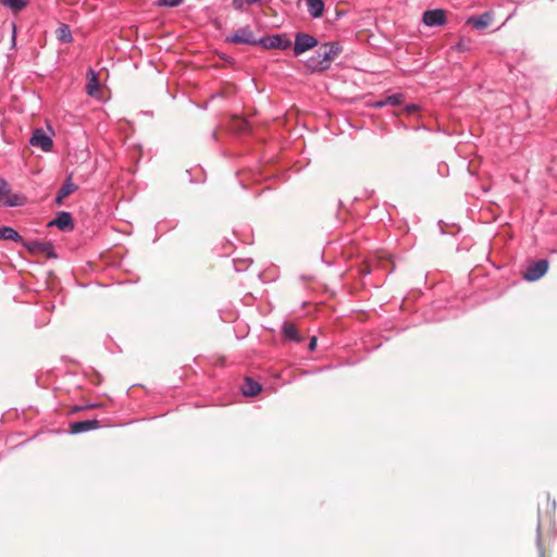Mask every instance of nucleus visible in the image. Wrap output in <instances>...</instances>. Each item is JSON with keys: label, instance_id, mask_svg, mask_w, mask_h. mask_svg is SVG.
I'll use <instances>...</instances> for the list:
<instances>
[{"label": "nucleus", "instance_id": "f257e3e1", "mask_svg": "<svg viewBox=\"0 0 557 557\" xmlns=\"http://www.w3.org/2000/svg\"><path fill=\"white\" fill-rule=\"evenodd\" d=\"M341 52L342 47L338 42L323 44L317 52L306 61V67L310 72L325 71Z\"/></svg>", "mask_w": 557, "mask_h": 557}, {"label": "nucleus", "instance_id": "f03ea898", "mask_svg": "<svg viewBox=\"0 0 557 557\" xmlns=\"http://www.w3.org/2000/svg\"><path fill=\"white\" fill-rule=\"evenodd\" d=\"M318 44V40L313 36L306 33H298L295 36L294 53L295 55H300L306 51L317 47Z\"/></svg>", "mask_w": 557, "mask_h": 557}, {"label": "nucleus", "instance_id": "7ed1b4c3", "mask_svg": "<svg viewBox=\"0 0 557 557\" xmlns=\"http://www.w3.org/2000/svg\"><path fill=\"white\" fill-rule=\"evenodd\" d=\"M264 48L286 50L292 46L290 39L283 34L273 35L259 40Z\"/></svg>", "mask_w": 557, "mask_h": 557}, {"label": "nucleus", "instance_id": "20e7f679", "mask_svg": "<svg viewBox=\"0 0 557 557\" xmlns=\"http://www.w3.org/2000/svg\"><path fill=\"white\" fill-rule=\"evenodd\" d=\"M227 42L240 44V45H256L253 33L246 26L237 29L233 35L226 37Z\"/></svg>", "mask_w": 557, "mask_h": 557}, {"label": "nucleus", "instance_id": "39448f33", "mask_svg": "<svg viewBox=\"0 0 557 557\" xmlns=\"http://www.w3.org/2000/svg\"><path fill=\"white\" fill-rule=\"evenodd\" d=\"M548 270V262L545 259L539 260L529 265L523 274V277L529 282H534L541 278Z\"/></svg>", "mask_w": 557, "mask_h": 557}, {"label": "nucleus", "instance_id": "423d86ee", "mask_svg": "<svg viewBox=\"0 0 557 557\" xmlns=\"http://www.w3.org/2000/svg\"><path fill=\"white\" fill-rule=\"evenodd\" d=\"M422 21L426 26L431 27L444 25L446 23L445 11L441 9L425 11Z\"/></svg>", "mask_w": 557, "mask_h": 557}, {"label": "nucleus", "instance_id": "0eeeda50", "mask_svg": "<svg viewBox=\"0 0 557 557\" xmlns=\"http://www.w3.org/2000/svg\"><path fill=\"white\" fill-rule=\"evenodd\" d=\"M30 144L36 147H40L44 151H50L53 141L42 129L37 128L33 132L30 137Z\"/></svg>", "mask_w": 557, "mask_h": 557}, {"label": "nucleus", "instance_id": "6e6552de", "mask_svg": "<svg viewBox=\"0 0 557 557\" xmlns=\"http://www.w3.org/2000/svg\"><path fill=\"white\" fill-rule=\"evenodd\" d=\"M48 226H57L59 230L63 232L72 231L74 224L71 213L65 211L60 212L57 219L48 223Z\"/></svg>", "mask_w": 557, "mask_h": 557}, {"label": "nucleus", "instance_id": "1a4fd4ad", "mask_svg": "<svg viewBox=\"0 0 557 557\" xmlns=\"http://www.w3.org/2000/svg\"><path fill=\"white\" fill-rule=\"evenodd\" d=\"M22 243H23L24 247L27 248L30 252L45 253L48 257H53V258L57 257L54 253V250H53V246L50 243H40L37 240L29 242V243H24V242H22Z\"/></svg>", "mask_w": 557, "mask_h": 557}, {"label": "nucleus", "instance_id": "9d476101", "mask_svg": "<svg viewBox=\"0 0 557 557\" xmlns=\"http://www.w3.org/2000/svg\"><path fill=\"white\" fill-rule=\"evenodd\" d=\"M493 20L494 14L487 11L479 16H470L467 23L472 25L475 29L482 30L488 27L492 24Z\"/></svg>", "mask_w": 557, "mask_h": 557}, {"label": "nucleus", "instance_id": "9b49d317", "mask_svg": "<svg viewBox=\"0 0 557 557\" xmlns=\"http://www.w3.org/2000/svg\"><path fill=\"white\" fill-rule=\"evenodd\" d=\"M98 426H99V421L96 420V419H94V420H84V421H76V422L71 423L70 431L73 434H78V433L87 432V431H90V430H95Z\"/></svg>", "mask_w": 557, "mask_h": 557}, {"label": "nucleus", "instance_id": "f8f14e48", "mask_svg": "<svg viewBox=\"0 0 557 557\" xmlns=\"http://www.w3.org/2000/svg\"><path fill=\"white\" fill-rule=\"evenodd\" d=\"M76 189L77 186L72 182L71 176H69L64 184L61 186L60 190L58 191V195L55 197V203L61 205L63 200L66 197H69L72 193H74Z\"/></svg>", "mask_w": 557, "mask_h": 557}, {"label": "nucleus", "instance_id": "ddd939ff", "mask_svg": "<svg viewBox=\"0 0 557 557\" xmlns=\"http://www.w3.org/2000/svg\"><path fill=\"white\" fill-rule=\"evenodd\" d=\"M308 7L309 14L313 18L322 16L324 12V2L322 0H304Z\"/></svg>", "mask_w": 557, "mask_h": 557}, {"label": "nucleus", "instance_id": "4468645a", "mask_svg": "<svg viewBox=\"0 0 557 557\" xmlns=\"http://www.w3.org/2000/svg\"><path fill=\"white\" fill-rule=\"evenodd\" d=\"M260 391L261 386L259 383H257L250 377L245 379L242 385V392L245 396H256Z\"/></svg>", "mask_w": 557, "mask_h": 557}, {"label": "nucleus", "instance_id": "2eb2a0df", "mask_svg": "<svg viewBox=\"0 0 557 557\" xmlns=\"http://www.w3.org/2000/svg\"><path fill=\"white\" fill-rule=\"evenodd\" d=\"M0 239L2 240H12L15 243H22V236L11 226H2L0 227Z\"/></svg>", "mask_w": 557, "mask_h": 557}, {"label": "nucleus", "instance_id": "dca6fc26", "mask_svg": "<svg viewBox=\"0 0 557 557\" xmlns=\"http://www.w3.org/2000/svg\"><path fill=\"white\" fill-rule=\"evenodd\" d=\"M57 38L61 42H65V44L71 42L73 40V37H72V34H71L70 27L67 25H65V24H62L57 29Z\"/></svg>", "mask_w": 557, "mask_h": 557}, {"label": "nucleus", "instance_id": "f3484780", "mask_svg": "<svg viewBox=\"0 0 557 557\" xmlns=\"http://www.w3.org/2000/svg\"><path fill=\"white\" fill-rule=\"evenodd\" d=\"M24 203H25L24 196H22V195L9 196V194H7L5 200H3L1 205L8 206V207H21Z\"/></svg>", "mask_w": 557, "mask_h": 557}, {"label": "nucleus", "instance_id": "a211bd4d", "mask_svg": "<svg viewBox=\"0 0 557 557\" xmlns=\"http://www.w3.org/2000/svg\"><path fill=\"white\" fill-rule=\"evenodd\" d=\"M89 75H90V77L88 79L86 90L89 96H95L96 92L98 91V86H99L98 78H97L96 73L92 70H89Z\"/></svg>", "mask_w": 557, "mask_h": 557}, {"label": "nucleus", "instance_id": "6ab92c4d", "mask_svg": "<svg viewBox=\"0 0 557 557\" xmlns=\"http://www.w3.org/2000/svg\"><path fill=\"white\" fill-rule=\"evenodd\" d=\"M283 332L286 338L298 342L300 341V337L298 335V331L294 324L285 323L283 326Z\"/></svg>", "mask_w": 557, "mask_h": 557}, {"label": "nucleus", "instance_id": "aec40b11", "mask_svg": "<svg viewBox=\"0 0 557 557\" xmlns=\"http://www.w3.org/2000/svg\"><path fill=\"white\" fill-rule=\"evenodd\" d=\"M403 102H404V95L400 94V92H397V94H394V95H391V96H386L384 98L385 106L398 107Z\"/></svg>", "mask_w": 557, "mask_h": 557}, {"label": "nucleus", "instance_id": "412c9836", "mask_svg": "<svg viewBox=\"0 0 557 557\" xmlns=\"http://www.w3.org/2000/svg\"><path fill=\"white\" fill-rule=\"evenodd\" d=\"M0 2L15 12H18L26 7V2L24 0H0Z\"/></svg>", "mask_w": 557, "mask_h": 557}, {"label": "nucleus", "instance_id": "4be33fe9", "mask_svg": "<svg viewBox=\"0 0 557 557\" xmlns=\"http://www.w3.org/2000/svg\"><path fill=\"white\" fill-rule=\"evenodd\" d=\"M10 193V189L8 188V184L5 181L0 178V205L3 200H5L7 194Z\"/></svg>", "mask_w": 557, "mask_h": 557}, {"label": "nucleus", "instance_id": "5701e85b", "mask_svg": "<svg viewBox=\"0 0 557 557\" xmlns=\"http://www.w3.org/2000/svg\"><path fill=\"white\" fill-rule=\"evenodd\" d=\"M184 0H158L159 7H177L183 3Z\"/></svg>", "mask_w": 557, "mask_h": 557}, {"label": "nucleus", "instance_id": "b1692460", "mask_svg": "<svg viewBox=\"0 0 557 557\" xmlns=\"http://www.w3.org/2000/svg\"><path fill=\"white\" fill-rule=\"evenodd\" d=\"M419 110V106L418 104H408L405 107V112L407 114H412L414 112H417Z\"/></svg>", "mask_w": 557, "mask_h": 557}, {"label": "nucleus", "instance_id": "393cba45", "mask_svg": "<svg viewBox=\"0 0 557 557\" xmlns=\"http://www.w3.org/2000/svg\"><path fill=\"white\" fill-rule=\"evenodd\" d=\"M233 4H234L235 9H237V10H242V8H243L242 0H233Z\"/></svg>", "mask_w": 557, "mask_h": 557}, {"label": "nucleus", "instance_id": "a878e982", "mask_svg": "<svg viewBox=\"0 0 557 557\" xmlns=\"http://www.w3.org/2000/svg\"><path fill=\"white\" fill-rule=\"evenodd\" d=\"M384 106H385V103H384V99L379 100V101H375V102H373V104H372V107H374V108H382V107H384Z\"/></svg>", "mask_w": 557, "mask_h": 557}, {"label": "nucleus", "instance_id": "bb28decb", "mask_svg": "<svg viewBox=\"0 0 557 557\" xmlns=\"http://www.w3.org/2000/svg\"><path fill=\"white\" fill-rule=\"evenodd\" d=\"M315 346H317V338H315V337H313V338H311V341H310L309 349H310V350H313V349L315 348Z\"/></svg>", "mask_w": 557, "mask_h": 557}, {"label": "nucleus", "instance_id": "cd10ccee", "mask_svg": "<svg viewBox=\"0 0 557 557\" xmlns=\"http://www.w3.org/2000/svg\"><path fill=\"white\" fill-rule=\"evenodd\" d=\"M12 28H13V32H12V45H15V39H16V28H15V25H14V24L12 25Z\"/></svg>", "mask_w": 557, "mask_h": 557}, {"label": "nucleus", "instance_id": "c85d7f7f", "mask_svg": "<svg viewBox=\"0 0 557 557\" xmlns=\"http://www.w3.org/2000/svg\"><path fill=\"white\" fill-rule=\"evenodd\" d=\"M456 48H457L458 50H462V49H463V45H462L461 42H459V44L456 46Z\"/></svg>", "mask_w": 557, "mask_h": 557}]
</instances>
